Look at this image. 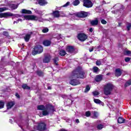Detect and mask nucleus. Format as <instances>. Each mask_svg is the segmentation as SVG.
Masks as SVG:
<instances>
[{"instance_id":"obj_21","label":"nucleus","mask_w":131,"mask_h":131,"mask_svg":"<svg viewBox=\"0 0 131 131\" xmlns=\"http://www.w3.org/2000/svg\"><path fill=\"white\" fill-rule=\"evenodd\" d=\"M22 14H31L32 12L31 10H28L27 9H23L21 10Z\"/></svg>"},{"instance_id":"obj_42","label":"nucleus","mask_w":131,"mask_h":131,"mask_svg":"<svg viewBox=\"0 0 131 131\" xmlns=\"http://www.w3.org/2000/svg\"><path fill=\"white\" fill-rule=\"evenodd\" d=\"M69 5H70V2H68L66 4H65L64 5H63L62 7H63V8H65L66 7H68V6H69Z\"/></svg>"},{"instance_id":"obj_41","label":"nucleus","mask_w":131,"mask_h":131,"mask_svg":"<svg viewBox=\"0 0 131 131\" xmlns=\"http://www.w3.org/2000/svg\"><path fill=\"white\" fill-rule=\"evenodd\" d=\"M130 28H131V23H128L127 26V29L128 31H129V30H130Z\"/></svg>"},{"instance_id":"obj_1","label":"nucleus","mask_w":131,"mask_h":131,"mask_svg":"<svg viewBox=\"0 0 131 131\" xmlns=\"http://www.w3.org/2000/svg\"><path fill=\"white\" fill-rule=\"evenodd\" d=\"M84 75H85V73L82 71L79 68H77L72 72V74L70 78L71 79L69 82L70 84L73 86L80 84V81L74 78H82L83 79V78H84Z\"/></svg>"},{"instance_id":"obj_2","label":"nucleus","mask_w":131,"mask_h":131,"mask_svg":"<svg viewBox=\"0 0 131 131\" xmlns=\"http://www.w3.org/2000/svg\"><path fill=\"white\" fill-rule=\"evenodd\" d=\"M37 110L42 111L43 116H47L49 115L51 111L52 112L56 111L55 107L51 104H47L45 106L44 105H37Z\"/></svg>"},{"instance_id":"obj_34","label":"nucleus","mask_w":131,"mask_h":131,"mask_svg":"<svg viewBox=\"0 0 131 131\" xmlns=\"http://www.w3.org/2000/svg\"><path fill=\"white\" fill-rule=\"evenodd\" d=\"M90 90H91V87H90L89 85H87L86 86V88L84 90V92L85 93H88V92L90 91Z\"/></svg>"},{"instance_id":"obj_12","label":"nucleus","mask_w":131,"mask_h":131,"mask_svg":"<svg viewBox=\"0 0 131 131\" xmlns=\"http://www.w3.org/2000/svg\"><path fill=\"white\" fill-rule=\"evenodd\" d=\"M51 59H52L51 55H46L43 59V63H50Z\"/></svg>"},{"instance_id":"obj_23","label":"nucleus","mask_w":131,"mask_h":131,"mask_svg":"<svg viewBox=\"0 0 131 131\" xmlns=\"http://www.w3.org/2000/svg\"><path fill=\"white\" fill-rule=\"evenodd\" d=\"M36 74L38 75V76H39L40 77H43L45 73H43L41 71L38 70L36 71Z\"/></svg>"},{"instance_id":"obj_50","label":"nucleus","mask_w":131,"mask_h":131,"mask_svg":"<svg viewBox=\"0 0 131 131\" xmlns=\"http://www.w3.org/2000/svg\"><path fill=\"white\" fill-rule=\"evenodd\" d=\"M93 28H91L90 29H89V31L90 32H93Z\"/></svg>"},{"instance_id":"obj_9","label":"nucleus","mask_w":131,"mask_h":131,"mask_svg":"<svg viewBox=\"0 0 131 131\" xmlns=\"http://www.w3.org/2000/svg\"><path fill=\"white\" fill-rule=\"evenodd\" d=\"M88 15L89 13L85 11H80L76 14V16L78 18H86Z\"/></svg>"},{"instance_id":"obj_15","label":"nucleus","mask_w":131,"mask_h":131,"mask_svg":"<svg viewBox=\"0 0 131 131\" xmlns=\"http://www.w3.org/2000/svg\"><path fill=\"white\" fill-rule=\"evenodd\" d=\"M51 43H52V41L48 39H45L42 42V44L44 47H50Z\"/></svg>"},{"instance_id":"obj_29","label":"nucleus","mask_w":131,"mask_h":131,"mask_svg":"<svg viewBox=\"0 0 131 131\" xmlns=\"http://www.w3.org/2000/svg\"><path fill=\"white\" fill-rule=\"evenodd\" d=\"M66 51L64 50H61L59 52V55L61 56H64L66 55Z\"/></svg>"},{"instance_id":"obj_17","label":"nucleus","mask_w":131,"mask_h":131,"mask_svg":"<svg viewBox=\"0 0 131 131\" xmlns=\"http://www.w3.org/2000/svg\"><path fill=\"white\" fill-rule=\"evenodd\" d=\"M52 15L54 18H59L60 17V11L59 10H55L52 13Z\"/></svg>"},{"instance_id":"obj_38","label":"nucleus","mask_w":131,"mask_h":131,"mask_svg":"<svg viewBox=\"0 0 131 131\" xmlns=\"http://www.w3.org/2000/svg\"><path fill=\"white\" fill-rule=\"evenodd\" d=\"M3 35L5 36H6V37H9V32L7 31H4L3 33Z\"/></svg>"},{"instance_id":"obj_22","label":"nucleus","mask_w":131,"mask_h":131,"mask_svg":"<svg viewBox=\"0 0 131 131\" xmlns=\"http://www.w3.org/2000/svg\"><path fill=\"white\" fill-rule=\"evenodd\" d=\"M31 37V34H26V35L24 37V38L26 42H28V41H29V40L30 39Z\"/></svg>"},{"instance_id":"obj_24","label":"nucleus","mask_w":131,"mask_h":131,"mask_svg":"<svg viewBox=\"0 0 131 131\" xmlns=\"http://www.w3.org/2000/svg\"><path fill=\"white\" fill-rule=\"evenodd\" d=\"M21 88L24 89V90H30L31 88L30 86L27 85V84L24 83L21 85Z\"/></svg>"},{"instance_id":"obj_35","label":"nucleus","mask_w":131,"mask_h":131,"mask_svg":"<svg viewBox=\"0 0 131 131\" xmlns=\"http://www.w3.org/2000/svg\"><path fill=\"white\" fill-rule=\"evenodd\" d=\"M42 32H43V33H47L49 32V28H43L42 30Z\"/></svg>"},{"instance_id":"obj_16","label":"nucleus","mask_w":131,"mask_h":131,"mask_svg":"<svg viewBox=\"0 0 131 131\" xmlns=\"http://www.w3.org/2000/svg\"><path fill=\"white\" fill-rule=\"evenodd\" d=\"M94 102L95 104H97V105H101V106H105V103L103 102L102 101L98 99H94Z\"/></svg>"},{"instance_id":"obj_32","label":"nucleus","mask_w":131,"mask_h":131,"mask_svg":"<svg viewBox=\"0 0 131 131\" xmlns=\"http://www.w3.org/2000/svg\"><path fill=\"white\" fill-rule=\"evenodd\" d=\"M5 107V102L3 101V100L0 101V109H3Z\"/></svg>"},{"instance_id":"obj_54","label":"nucleus","mask_w":131,"mask_h":131,"mask_svg":"<svg viewBox=\"0 0 131 131\" xmlns=\"http://www.w3.org/2000/svg\"><path fill=\"white\" fill-rule=\"evenodd\" d=\"M18 23V21H14V22H13V24H15V23Z\"/></svg>"},{"instance_id":"obj_53","label":"nucleus","mask_w":131,"mask_h":131,"mask_svg":"<svg viewBox=\"0 0 131 131\" xmlns=\"http://www.w3.org/2000/svg\"><path fill=\"white\" fill-rule=\"evenodd\" d=\"M19 21H22V19H18L17 20V22H19Z\"/></svg>"},{"instance_id":"obj_55","label":"nucleus","mask_w":131,"mask_h":131,"mask_svg":"<svg viewBox=\"0 0 131 131\" xmlns=\"http://www.w3.org/2000/svg\"><path fill=\"white\" fill-rule=\"evenodd\" d=\"M121 25V23H119V26H120V25Z\"/></svg>"},{"instance_id":"obj_4","label":"nucleus","mask_w":131,"mask_h":131,"mask_svg":"<svg viewBox=\"0 0 131 131\" xmlns=\"http://www.w3.org/2000/svg\"><path fill=\"white\" fill-rule=\"evenodd\" d=\"M42 52H43V47L41 45H37L34 47L33 50L32 51V55H33V56H35V55L41 54Z\"/></svg>"},{"instance_id":"obj_18","label":"nucleus","mask_w":131,"mask_h":131,"mask_svg":"<svg viewBox=\"0 0 131 131\" xmlns=\"http://www.w3.org/2000/svg\"><path fill=\"white\" fill-rule=\"evenodd\" d=\"M90 24L91 26H97L99 24V20L97 18L94 20L90 21Z\"/></svg>"},{"instance_id":"obj_36","label":"nucleus","mask_w":131,"mask_h":131,"mask_svg":"<svg viewBox=\"0 0 131 131\" xmlns=\"http://www.w3.org/2000/svg\"><path fill=\"white\" fill-rule=\"evenodd\" d=\"M93 96H99L100 95V93L99 92L95 91L92 93Z\"/></svg>"},{"instance_id":"obj_37","label":"nucleus","mask_w":131,"mask_h":131,"mask_svg":"<svg viewBox=\"0 0 131 131\" xmlns=\"http://www.w3.org/2000/svg\"><path fill=\"white\" fill-rule=\"evenodd\" d=\"M98 115H99V114H98V112H94L93 113V116L94 118H98Z\"/></svg>"},{"instance_id":"obj_19","label":"nucleus","mask_w":131,"mask_h":131,"mask_svg":"<svg viewBox=\"0 0 131 131\" xmlns=\"http://www.w3.org/2000/svg\"><path fill=\"white\" fill-rule=\"evenodd\" d=\"M37 3L39 6H46L47 4H48V2L46 1V0H37Z\"/></svg>"},{"instance_id":"obj_47","label":"nucleus","mask_w":131,"mask_h":131,"mask_svg":"<svg viewBox=\"0 0 131 131\" xmlns=\"http://www.w3.org/2000/svg\"><path fill=\"white\" fill-rule=\"evenodd\" d=\"M15 96L16 97V98H17V99H20V95H19V94L16 93L15 94Z\"/></svg>"},{"instance_id":"obj_8","label":"nucleus","mask_w":131,"mask_h":131,"mask_svg":"<svg viewBox=\"0 0 131 131\" xmlns=\"http://www.w3.org/2000/svg\"><path fill=\"white\" fill-rule=\"evenodd\" d=\"M66 51L69 54H73L75 52V48L74 46H68L66 48Z\"/></svg>"},{"instance_id":"obj_45","label":"nucleus","mask_w":131,"mask_h":131,"mask_svg":"<svg viewBox=\"0 0 131 131\" xmlns=\"http://www.w3.org/2000/svg\"><path fill=\"white\" fill-rule=\"evenodd\" d=\"M126 54L127 56H128V55H130V54H131L130 51H129V50L126 51Z\"/></svg>"},{"instance_id":"obj_20","label":"nucleus","mask_w":131,"mask_h":131,"mask_svg":"<svg viewBox=\"0 0 131 131\" xmlns=\"http://www.w3.org/2000/svg\"><path fill=\"white\" fill-rule=\"evenodd\" d=\"M103 79V75H97L95 77V81L97 82H99L101 81Z\"/></svg>"},{"instance_id":"obj_11","label":"nucleus","mask_w":131,"mask_h":131,"mask_svg":"<svg viewBox=\"0 0 131 131\" xmlns=\"http://www.w3.org/2000/svg\"><path fill=\"white\" fill-rule=\"evenodd\" d=\"M121 74H122L121 69H120V68H117L115 70V75L116 77H119V76H121Z\"/></svg>"},{"instance_id":"obj_30","label":"nucleus","mask_w":131,"mask_h":131,"mask_svg":"<svg viewBox=\"0 0 131 131\" xmlns=\"http://www.w3.org/2000/svg\"><path fill=\"white\" fill-rule=\"evenodd\" d=\"M129 85H131V79L127 81L124 84L125 88H127V86H129Z\"/></svg>"},{"instance_id":"obj_39","label":"nucleus","mask_w":131,"mask_h":131,"mask_svg":"<svg viewBox=\"0 0 131 131\" xmlns=\"http://www.w3.org/2000/svg\"><path fill=\"white\" fill-rule=\"evenodd\" d=\"M91 114H92L91 113V112H90V111H87L85 112V116L86 117H90V116H91Z\"/></svg>"},{"instance_id":"obj_14","label":"nucleus","mask_w":131,"mask_h":131,"mask_svg":"<svg viewBox=\"0 0 131 131\" xmlns=\"http://www.w3.org/2000/svg\"><path fill=\"white\" fill-rule=\"evenodd\" d=\"M25 18V20H35L36 18V16L34 15H25L24 16Z\"/></svg>"},{"instance_id":"obj_28","label":"nucleus","mask_w":131,"mask_h":131,"mask_svg":"<svg viewBox=\"0 0 131 131\" xmlns=\"http://www.w3.org/2000/svg\"><path fill=\"white\" fill-rule=\"evenodd\" d=\"M92 70L93 73H98V72L99 71V70H100V69H99V68H98V67H94L92 69Z\"/></svg>"},{"instance_id":"obj_25","label":"nucleus","mask_w":131,"mask_h":131,"mask_svg":"<svg viewBox=\"0 0 131 131\" xmlns=\"http://www.w3.org/2000/svg\"><path fill=\"white\" fill-rule=\"evenodd\" d=\"M19 6V4H11L10 5V8L12 10H16L18 8V7Z\"/></svg>"},{"instance_id":"obj_7","label":"nucleus","mask_w":131,"mask_h":131,"mask_svg":"<svg viewBox=\"0 0 131 131\" xmlns=\"http://www.w3.org/2000/svg\"><path fill=\"white\" fill-rule=\"evenodd\" d=\"M83 7H85V8H90L94 6L93 2L91 0H83Z\"/></svg>"},{"instance_id":"obj_27","label":"nucleus","mask_w":131,"mask_h":131,"mask_svg":"<svg viewBox=\"0 0 131 131\" xmlns=\"http://www.w3.org/2000/svg\"><path fill=\"white\" fill-rule=\"evenodd\" d=\"M53 61L54 63V64H55V65H56V66H58V65H59V64H58V61H59V57H55L53 59Z\"/></svg>"},{"instance_id":"obj_33","label":"nucleus","mask_w":131,"mask_h":131,"mask_svg":"<svg viewBox=\"0 0 131 131\" xmlns=\"http://www.w3.org/2000/svg\"><path fill=\"white\" fill-rule=\"evenodd\" d=\"M103 127H104V125L102 124H99L97 126V129H99V130L102 129V128H103Z\"/></svg>"},{"instance_id":"obj_46","label":"nucleus","mask_w":131,"mask_h":131,"mask_svg":"<svg viewBox=\"0 0 131 131\" xmlns=\"http://www.w3.org/2000/svg\"><path fill=\"white\" fill-rule=\"evenodd\" d=\"M4 11H6V9H5L4 8H0V13L4 12Z\"/></svg>"},{"instance_id":"obj_52","label":"nucleus","mask_w":131,"mask_h":131,"mask_svg":"<svg viewBox=\"0 0 131 131\" xmlns=\"http://www.w3.org/2000/svg\"><path fill=\"white\" fill-rule=\"evenodd\" d=\"M106 75H111V73H107L106 74Z\"/></svg>"},{"instance_id":"obj_31","label":"nucleus","mask_w":131,"mask_h":131,"mask_svg":"<svg viewBox=\"0 0 131 131\" xmlns=\"http://www.w3.org/2000/svg\"><path fill=\"white\" fill-rule=\"evenodd\" d=\"M80 4L79 0H75L73 2V6H78Z\"/></svg>"},{"instance_id":"obj_10","label":"nucleus","mask_w":131,"mask_h":131,"mask_svg":"<svg viewBox=\"0 0 131 131\" xmlns=\"http://www.w3.org/2000/svg\"><path fill=\"white\" fill-rule=\"evenodd\" d=\"M14 14L10 12L0 13V18H8V17H13Z\"/></svg>"},{"instance_id":"obj_44","label":"nucleus","mask_w":131,"mask_h":131,"mask_svg":"<svg viewBox=\"0 0 131 131\" xmlns=\"http://www.w3.org/2000/svg\"><path fill=\"white\" fill-rule=\"evenodd\" d=\"M96 64L97 66H100L101 65V61H100V60L96 61Z\"/></svg>"},{"instance_id":"obj_3","label":"nucleus","mask_w":131,"mask_h":131,"mask_svg":"<svg viewBox=\"0 0 131 131\" xmlns=\"http://www.w3.org/2000/svg\"><path fill=\"white\" fill-rule=\"evenodd\" d=\"M113 89H114V86L111 83H107L104 86V94L105 96H109V95H111V93L113 91Z\"/></svg>"},{"instance_id":"obj_43","label":"nucleus","mask_w":131,"mask_h":131,"mask_svg":"<svg viewBox=\"0 0 131 131\" xmlns=\"http://www.w3.org/2000/svg\"><path fill=\"white\" fill-rule=\"evenodd\" d=\"M131 58L130 57H125V62H129L130 61Z\"/></svg>"},{"instance_id":"obj_40","label":"nucleus","mask_w":131,"mask_h":131,"mask_svg":"<svg viewBox=\"0 0 131 131\" xmlns=\"http://www.w3.org/2000/svg\"><path fill=\"white\" fill-rule=\"evenodd\" d=\"M101 24H103V25H105L107 24V21H106L104 19H102L101 20Z\"/></svg>"},{"instance_id":"obj_51","label":"nucleus","mask_w":131,"mask_h":131,"mask_svg":"<svg viewBox=\"0 0 131 131\" xmlns=\"http://www.w3.org/2000/svg\"><path fill=\"white\" fill-rule=\"evenodd\" d=\"M48 90H52V88L49 86L48 87Z\"/></svg>"},{"instance_id":"obj_5","label":"nucleus","mask_w":131,"mask_h":131,"mask_svg":"<svg viewBox=\"0 0 131 131\" xmlns=\"http://www.w3.org/2000/svg\"><path fill=\"white\" fill-rule=\"evenodd\" d=\"M37 130L45 131L47 130V124L45 122H40L38 123L36 126Z\"/></svg>"},{"instance_id":"obj_26","label":"nucleus","mask_w":131,"mask_h":131,"mask_svg":"<svg viewBox=\"0 0 131 131\" xmlns=\"http://www.w3.org/2000/svg\"><path fill=\"white\" fill-rule=\"evenodd\" d=\"M124 121H125V119H123L121 117H119L118 119V123H124Z\"/></svg>"},{"instance_id":"obj_56","label":"nucleus","mask_w":131,"mask_h":131,"mask_svg":"<svg viewBox=\"0 0 131 131\" xmlns=\"http://www.w3.org/2000/svg\"><path fill=\"white\" fill-rule=\"evenodd\" d=\"M32 33H33L32 32H31V34H32Z\"/></svg>"},{"instance_id":"obj_13","label":"nucleus","mask_w":131,"mask_h":131,"mask_svg":"<svg viewBox=\"0 0 131 131\" xmlns=\"http://www.w3.org/2000/svg\"><path fill=\"white\" fill-rule=\"evenodd\" d=\"M15 105V101H9L7 103V109H11Z\"/></svg>"},{"instance_id":"obj_6","label":"nucleus","mask_w":131,"mask_h":131,"mask_svg":"<svg viewBox=\"0 0 131 131\" xmlns=\"http://www.w3.org/2000/svg\"><path fill=\"white\" fill-rule=\"evenodd\" d=\"M77 37L78 38V39L79 40H80V41H85V40H86V39H88V35H86V34H85V33H78Z\"/></svg>"},{"instance_id":"obj_48","label":"nucleus","mask_w":131,"mask_h":131,"mask_svg":"<svg viewBox=\"0 0 131 131\" xmlns=\"http://www.w3.org/2000/svg\"><path fill=\"white\" fill-rule=\"evenodd\" d=\"M93 51H94V48H92V49H89V52L90 53H91V52H93Z\"/></svg>"},{"instance_id":"obj_49","label":"nucleus","mask_w":131,"mask_h":131,"mask_svg":"<svg viewBox=\"0 0 131 131\" xmlns=\"http://www.w3.org/2000/svg\"><path fill=\"white\" fill-rule=\"evenodd\" d=\"M76 123H79V120L78 119H76Z\"/></svg>"}]
</instances>
